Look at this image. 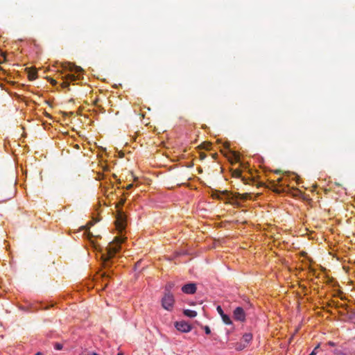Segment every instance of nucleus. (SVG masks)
<instances>
[{
  "instance_id": "f257e3e1",
  "label": "nucleus",
  "mask_w": 355,
  "mask_h": 355,
  "mask_svg": "<svg viewBox=\"0 0 355 355\" xmlns=\"http://www.w3.org/2000/svg\"><path fill=\"white\" fill-rule=\"evenodd\" d=\"M123 242V239L116 237L113 242L109 243L106 248V254H103L102 255L105 264L120 250V245Z\"/></svg>"
},
{
  "instance_id": "f03ea898",
  "label": "nucleus",
  "mask_w": 355,
  "mask_h": 355,
  "mask_svg": "<svg viewBox=\"0 0 355 355\" xmlns=\"http://www.w3.org/2000/svg\"><path fill=\"white\" fill-rule=\"evenodd\" d=\"M70 71L77 73V75L73 73L67 74L64 77L63 80L60 84L62 88L68 87L69 86L70 82H73L80 78L81 72L83 71V69L80 67L73 66L70 68Z\"/></svg>"
},
{
  "instance_id": "7ed1b4c3",
  "label": "nucleus",
  "mask_w": 355,
  "mask_h": 355,
  "mask_svg": "<svg viewBox=\"0 0 355 355\" xmlns=\"http://www.w3.org/2000/svg\"><path fill=\"white\" fill-rule=\"evenodd\" d=\"M175 302L174 297L171 293H165L162 299V307L168 311H171Z\"/></svg>"
},
{
  "instance_id": "20e7f679",
  "label": "nucleus",
  "mask_w": 355,
  "mask_h": 355,
  "mask_svg": "<svg viewBox=\"0 0 355 355\" xmlns=\"http://www.w3.org/2000/svg\"><path fill=\"white\" fill-rule=\"evenodd\" d=\"M116 226L120 231L124 229L125 226V216L121 210H119L117 214Z\"/></svg>"
},
{
  "instance_id": "39448f33",
  "label": "nucleus",
  "mask_w": 355,
  "mask_h": 355,
  "mask_svg": "<svg viewBox=\"0 0 355 355\" xmlns=\"http://www.w3.org/2000/svg\"><path fill=\"white\" fill-rule=\"evenodd\" d=\"M234 318L240 322L245 320V313L242 307L238 306L233 311Z\"/></svg>"
},
{
  "instance_id": "423d86ee",
  "label": "nucleus",
  "mask_w": 355,
  "mask_h": 355,
  "mask_svg": "<svg viewBox=\"0 0 355 355\" xmlns=\"http://www.w3.org/2000/svg\"><path fill=\"white\" fill-rule=\"evenodd\" d=\"M175 328L182 332H189L191 330V325L185 321L176 322L175 324Z\"/></svg>"
},
{
  "instance_id": "0eeeda50",
  "label": "nucleus",
  "mask_w": 355,
  "mask_h": 355,
  "mask_svg": "<svg viewBox=\"0 0 355 355\" xmlns=\"http://www.w3.org/2000/svg\"><path fill=\"white\" fill-rule=\"evenodd\" d=\"M182 291L184 293L193 294L196 291V286L195 284H187L182 286Z\"/></svg>"
},
{
  "instance_id": "6e6552de",
  "label": "nucleus",
  "mask_w": 355,
  "mask_h": 355,
  "mask_svg": "<svg viewBox=\"0 0 355 355\" xmlns=\"http://www.w3.org/2000/svg\"><path fill=\"white\" fill-rule=\"evenodd\" d=\"M184 314L189 318H194L197 315V313L195 311L185 309L183 311Z\"/></svg>"
},
{
  "instance_id": "1a4fd4ad",
  "label": "nucleus",
  "mask_w": 355,
  "mask_h": 355,
  "mask_svg": "<svg viewBox=\"0 0 355 355\" xmlns=\"http://www.w3.org/2000/svg\"><path fill=\"white\" fill-rule=\"evenodd\" d=\"M223 322L227 324H232V321L229 315H226L225 313L221 317Z\"/></svg>"
},
{
  "instance_id": "9d476101",
  "label": "nucleus",
  "mask_w": 355,
  "mask_h": 355,
  "mask_svg": "<svg viewBox=\"0 0 355 355\" xmlns=\"http://www.w3.org/2000/svg\"><path fill=\"white\" fill-rule=\"evenodd\" d=\"M37 78V72L35 69H28V78L31 80H33Z\"/></svg>"
},
{
  "instance_id": "9b49d317",
  "label": "nucleus",
  "mask_w": 355,
  "mask_h": 355,
  "mask_svg": "<svg viewBox=\"0 0 355 355\" xmlns=\"http://www.w3.org/2000/svg\"><path fill=\"white\" fill-rule=\"evenodd\" d=\"M252 338V336L250 334H245L243 336V339L246 342H250Z\"/></svg>"
},
{
  "instance_id": "f8f14e48",
  "label": "nucleus",
  "mask_w": 355,
  "mask_h": 355,
  "mask_svg": "<svg viewBox=\"0 0 355 355\" xmlns=\"http://www.w3.org/2000/svg\"><path fill=\"white\" fill-rule=\"evenodd\" d=\"M232 176L235 178L241 177V171L239 169H235L232 171Z\"/></svg>"
},
{
  "instance_id": "ddd939ff",
  "label": "nucleus",
  "mask_w": 355,
  "mask_h": 355,
  "mask_svg": "<svg viewBox=\"0 0 355 355\" xmlns=\"http://www.w3.org/2000/svg\"><path fill=\"white\" fill-rule=\"evenodd\" d=\"M174 286V284L173 283H168L166 285V287H165V293H170V291L171 290V288L173 287Z\"/></svg>"
},
{
  "instance_id": "4468645a",
  "label": "nucleus",
  "mask_w": 355,
  "mask_h": 355,
  "mask_svg": "<svg viewBox=\"0 0 355 355\" xmlns=\"http://www.w3.org/2000/svg\"><path fill=\"white\" fill-rule=\"evenodd\" d=\"M248 196H249V193H243V194L237 193V197L241 200H246Z\"/></svg>"
},
{
  "instance_id": "2eb2a0df",
  "label": "nucleus",
  "mask_w": 355,
  "mask_h": 355,
  "mask_svg": "<svg viewBox=\"0 0 355 355\" xmlns=\"http://www.w3.org/2000/svg\"><path fill=\"white\" fill-rule=\"evenodd\" d=\"M334 353L336 355H346L341 349L338 348L334 350Z\"/></svg>"
},
{
  "instance_id": "dca6fc26",
  "label": "nucleus",
  "mask_w": 355,
  "mask_h": 355,
  "mask_svg": "<svg viewBox=\"0 0 355 355\" xmlns=\"http://www.w3.org/2000/svg\"><path fill=\"white\" fill-rule=\"evenodd\" d=\"M216 310L218 314L220 315V317H222L225 314L220 306H218L216 307Z\"/></svg>"
},
{
  "instance_id": "f3484780",
  "label": "nucleus",
  "mask_w": 355,
  "mask_h": 355,
  "mask_svg": "<svg viewBox=\"0 0 355 355\" xmlns=\"http://www.w3.org/2000/svg\"><path fill=\"white\" fill-rule=\"evenodd\" d=\"M54 347L56 350H61L63 347V345L60 343H56L54 345Z\"/></svg>"
},
{
  "instance_id": "a211bd4d",
  "label": "nucleus",
  "mask_w": 355,
  "mask_h": 355,
  "mask_svg": "<svg viewBox=\"0 0 355 355\" xmlns=\"http://www.w3.org/2000/svg\"><path fill=\"white\" fill-rule=\"evenodd\" d=\"M124 202H125V200L121 199L120 200V202L116 205V208L119 209L120 207H121L123 205Z\"/></svg>"
},
{
  "instance_id": "6ab92c4d",
  "label": "nucleus",
  "mask_w": 355,
  "mask_h": 355,
  "mask_svg": "<svg viewBox=\"0 0 355 355\" xmlns=\"http://www.w3.org/2000/svg\"><path fill=\"white\" fill-rule=\"evenodd\" d=\"M320 347V345H318L312 351V352L309 355H316L317 350Z\"/></svg>"
},
{
  "instance_id": "aec40b11",
  "label": "nucleus",
  "mask_w": 355,
  "mask_h": 355,
  "mask_svg": "<svg viewBox=\"0 0 355 355\" xmlns=\"http://www.w3.org/2000/svg\"><path fill=\"white\" fill-rule=\"evenodd\" d=\"M204 330H205V332L206 334H211L210 328L208 326H205L204 327Z\"/></svg>"
},
{
  "instance_id": "412c9836",
  "label": "nucleus",
  "mask_w": 355,
  "mask_h": 355,
  "mask_svg": "<svg viewBox=\"0 0 355 355\" xmlns=\"http://www.w3.org/2000/svg\"><path fill=\"white\" fill-rule=\"evenodd\" d=\"M327 345L330 346V347H335L336 346V343H334L333 341H329L327 343Z\"/></svg>"
},
{
  "instance_id": "4be33fe9",
  "label": "nucleus",
  "mask_w": 355,
  "mask_h": 355,
  "mask_svg": "<svg viewBox=\"0 0 355 355\" xmlns=\"http://www.w3.org/2000/svg\"><path fill=\"white\" fill-rule=\"evenodd\" d=\"M49 81L53 85H55L57 84V81L53 78H49Z\"/></svg>"
},
{
  "instance_id": "5701e85b",
  "label": "nucleus",
  "mask_w": 355,
  "mask_h": 355,
  "mask_svg": "<svg viewBox=\"0 0 355 355\" xmlns=\"http://www.w3.org/2000/svg\"><path fill=\"white\" fill-rule=\"evenodd\" d=\"M234 159L236 162H239V155H236L235 153H234Z\"/></svg>"
},
{
  "instance_id": "b1692460",
  "label": "nucleus",
  "mask_w": 355,
  "mask_h": 355,
  "mask_svg": "<svg viewBox=\"0 0 355 355\" xmlns=\"http://www.w3.org/2000/svg\"><path fill=\"white\" fill-rule=\"evenodd\" d=\"M200 159H203L206 157V155L205 153H200Z\"/></svg>"
},
{
  "instance_id": "393cba45",
  "label": "nucleus",
  "mask_w": 355,
  "mask_h": 355,
  "mask_svg": "<svg viewBox=\"0 0 355 355\" xmlns=\"http://www.w3.org/2000/svg\"><path fill=\"white\" fill-rule=\"evenodd\" d=\"M132 187H133V184H128V185L127 186L126 189H132Z\"/></svg>"
},
{
  "instance_id": "a878e982",
  "label": "nucleus",
  "mask_w": 355,
  "mask_h": 355,
  "mask_svg": "<svg viewBox=\"0 0 355 355\" xmlns=\"http://www.w3.org/2000/svg\"><path fill=\"white\" fill-rule=\"evenodd\" d=\"M88 355H99V354L96 352H92V353H89Z\"/></svg>"
},
{
  "instance_id": "bb28decb",
  "label": "nucleus",
  "mask_w": 355,
  "mask_h": 355,
  "mask_svg": "<svg viewBox=\"0 0 355 355\" xmlns=\"http://www.w3.org/2000/svg\"><path fill=\"white\" fill-rule=\"evenodd\" d=\"M35 355H43V354L42 352H37Z\"/></svg>"
},
{
  "instance_id": "cd10ccee",
  "label": "nucleus",
  "mask_w": 355,
  "mask_h": 355,
  "mask_svg": "<svg viewBox=\"0 0 355 355\" xmlns=\"http://www.w3.org/2000/svg\"><path fill=\"white\" fill-rule=\"evenodd\" d=\"M88 225H89V226L92 225V222H89V223L87 224V227Z\"/></svg>"
},
{
  "instance_id": "c85d7f7f",
  "label": "nucleus",
  "mask_w": 355,
  "mask_h": 355,
  "mask_svg": "<svg viewBox=\"0 0 355 355\" xmlns=\"http://www.w3.org/2000/svg\"><path fill=\"white\" fill-rule=\"evenodd\" d=\"M228 193H229V192H228L227 191H223V193H225V194H228Z\"/></svg>"
},
{
  "instance_id": "c756f323",
  "label": "nucleus",
  "mask_w": 355,
  "mask_h": 355,
  "mask_svg": "<svg viewBox=\"0 0 355 355\" xmlns=\"http://www.w3.org/2000/svg\"><path fill=\"white\" fill-rule=\"evenodd\" d=\"M81 228H82L83 230H85V229H86V226H82V227H81Z\"/></svg>"
},
{
  "instance_id": "7c9ffc66",
  "label": "nucleus",
  "mask_w": 355,
  "mask_h": 355,
  "mask_svg": "<svg viewBox=\"0 0 355 355\" xmlns=\"http://www.w3.org/2000/svg\"><path fill=\"white\" fill-rule=\"evenodd\" d=\"M117 355H123V353L120 352Z\"/></svg>"
}]
</instances>
